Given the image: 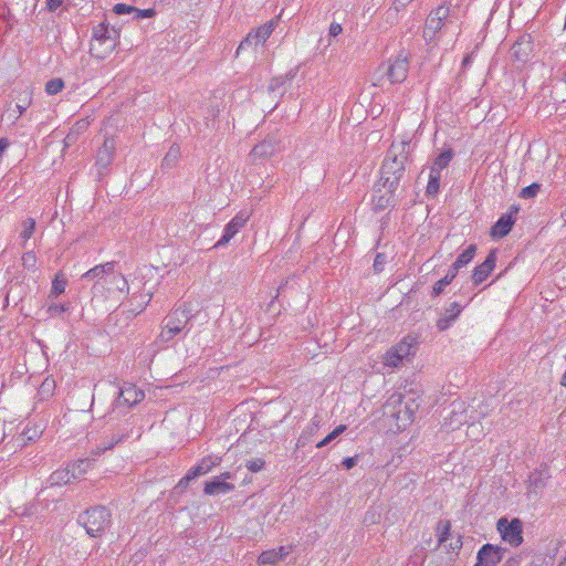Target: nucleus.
<instances>
[{"label": "nucleus", "mask_w": 566, "mask_h": 566, "mask_svg": "<svg viewBox=\"0 0 566 566\" xmlns=\"http://www.w3.org/2000/svg\"><path fill=\"white\" fill-rule=\"evenodd\" d=\"M83 280L94 281L92 285L93 297H112L116 294H127L129 291L127 280L115 272V262L95 265L82 275Z\"/></svg>", "instance_id": "nucleus-1"}, {"label": "nucleus", "mask_w": 566, "mask_h": 566, "mask_svg": "<svg viewBox=\"0 0 566 566\" xmlns=\"http://www.w3.org/2000/svg\"><path fill=\"white\" fill-rule=\"evenodd\" d=\"M419 406L415 397H405L400 392H395L387 399L382 410L385 417L395 421L397 430H403L413 421Z\"/></svg>", "instance_id": "nucleus-2"}, {"label": "nucleus", "mask_w": 566, "mask_h": 566, "mask_svg": "<svg viewBox=\"0 0 566 566\" xmlns=\"http://www.w3.org/2000/svg\"><path fill=\"white\" fill-rule=\"evenodd\" d=\"M119 32L104 22L93 29L90 53L97 60L106 59L118 45Z\"/></svg>", "instance_id": "nucleus-3"}, {"label": "nucleus", "mask_w": 566, "mask_h": 566, "mask_svg": "<svg viewBox=\"0 0 566 566\" xmlns=\"http://www.w3.org/2000/svg\"><path fill=\"white\" fill-rule=\"evenodd\" d=\"M191 318L190 308L186 304L177 306L163 321L158 342L167 343L177 336Z\"/></svg>", "instance_id": "nucleus-4"}, {"label": "nucleus", "mask_w": 566, "mask_h": 566, "mask_svg": "<svg viewBox=\"0 0 566 566\" xmlns=\"http://www.w3.org/2000/svg\"><path fill=\"white\" fill-rule=\"evenodd\" d=\"M111 512L105 506H94L80 516L90 536H101L111 524Z\"/></svg>", "instance_id": "nucleus-5"}, {"label": "nucleus", "mask_w": 566, "mask_h": 566, "mask_svg": "<svg viewBox=\"0 0 566 566\" xmlns=\"http://www.w3.org/2000/svg\"><path fill=\"white\" fill-rule=\"evenodd\" d=\"M417 339L413 336L403 337L397 345L392 346L384 356V364L389 367H398L403 359L415 355Z\"/></svg>", "instance_id": "nucleus-6"}, {"label": "nucleus", "mask_w": 566, "mask_h": 566, "mask_svg": "<svg viewBox=\"0 0 566 566\" xmlns=\"http://www.w3.org/2000/svg\"><path fill=\"white\" fill-rule=\"evenodd\" d=\"M449 14L450 8L444 4L439 6L429 13L423 28V38L427 43L434 42L436 34L442 29Z\"/></svg>", "instance_id": "nucleus-7"}, {"label": "nucleus", "mask_w": 566, "mask_h": 566, "mask_svg": "<svg viewBox=\"0 0 566 566\" xmlns=\"http://www.w3.org/2000/svg\"><path fill=\"white\" fill-rule=\"evenodd\" d=\"M496 528L501 533L503 541L512 546L516 547L522 544L523 525L518 518H513L509 522L507 518L502 517L497 521Z\"/></svg>", "instance_id": "nucleus-8"}, {"label": "nucleus", "mask_w": 566, "mask_h": 566, "mask_svg": "<svg viewBox=\"0 0 566 566\" xmlns=\"http://www.w3.org/2000/svg\"><path fill=\"white\" fill-rule=\"evenodd\" d=\"M405 171V166H399L394 161H389L387 159L384 160L382 167H381V181L384 188L388 192H392L396 190L397 186L399 185V181L402 177V174Z\"/></svg>", "instance_id": "nucleus-9"}, {"label": "nucleus", "mask_w": 566, "mask_h": 566, "mask_svg": "<svg viewBox=\"0 0 566 566\" xmlns=\"http://www.w3.org/2000/svg\"><path fill=\"white\" fill-rule=\"evenodd\" d=\"M533 52L532 38L528 34L522 35L511 48V59L516 67L523 66L530 59Z\"/></svg>", "instance_id": "nucleus-10"}, {"label": "nucleus", "mask_w": 566, "mask_h": 566, "mask_svg": "<svg viewBox=\"0 0 566 566\" xmlns=\"http://www.w3.org/2000/svg\"><path fill=\"white\" fill-rule=\"evenodd\" d=\"M276 25V22L274 20H271L266 22L265 24L256 28L255 30L251 31L243 41L239 44V48L237 50V54L241 50H244L248 46L258 45L260 43H264L272 32L274 31Z\"/></svg>", "instance_id": "nucleus-11"}, {"label": "nucleus", "mask_w": 566, "mask_h": 566, "mask_svg": "<svg viewBox=\"0 0 566 566\" xmlns=\"http://www.w3.org/2000/svg\"><path fill=\"white\" fill-rule=\"evenodd\" d=\"M408 70H409L408 56L405 53H400L386 67L385 74L387 75L388 81L391 84L401 83L406 80Z\"/></svg>", "instance_id": "nucleus-12"}, {"label": "nucleus", "mask_w": 566, "mask_h": 566, "mask_svg": "<svg viewBox=\"0 0 566 566\" xmlns=\"http://www.w3.org/2000/svg\"><path fill=\"white\" fill-rule=\"evenodd\" d=\"M251 213L247 210L240 211L224 228L222 237L216 243V248L227 244L248 222Z\"/></svg>", "instance_id": "nucleus-13"}, {"label": "nucleus", "mask_w": 566, "mask_h": 566, "mask_svg": "<svg viewBox=\"0 0 566 566\" xmlns=\"http://www.w3.org/2000/svg\"><path fill=\"white\" fill-rule=\"evenodd\" d=\"M279 140L275 136H269L258 145H255L251 153L250 158L253 163L261 159H268L273 156L277 150Z\"/></svg>", "instance_id": "nucleus-14"}, {"label": "nucleus", "mask_w": 566, "mask_h": 566, "mask_svg": "<svg viewBox=\"0 0 566 566\" xmlns=\"http://www.w3.org/2000/svg\"><path fill=\"white\" fill-rule=\"evenodd\" d=\"M503 549L491 544L483 545L476 556L474 566H496L502 559Z\"/></svg>", "instance_id": "nucleus-15"}, {"label": "nucleus", "mask_w": 566, "mask_h": 566, "mask_svg": "<svg viewBox=\"0 0 566 566\" xmlns=\"http://www.w3.org/2000/svg\"><path fill=\"white\" fill-rule=\"evenodd\" d=\"M451 411L448 417L444 418V426L450 430L459 429L463 423L468 421V417L465 415L464 402L454 401L451 405Z\"/></svg>", "instance_id": "nucleus-16"}, {"label": "nucleus", "mask_w": 566, "mask_h": 566, "mask_svg": "<svg viewBox=\"0 0 566 566\" xmlns=\"http://www.w3.org/2000/svg\"><path fill=\"white\" fill-rule=\"evenodd\" d=\"M144 398H145V394L143 390H140L133 384H128V385H125L120 389V391L118 394V398H117V403L118 405H127V406L132 407V406L140 402Z\"/></svg>", "instance_id": "nucleus-17"}, {"label": "nucleus", "mask_w": 566, "mask_h": 566, "mask_svg": "<svg viewBox=\"0 0 566 566\" xmlns=\"http://www.w3.org/2000/svg\"><path fill=\"white\" fill-rule=\"evenodd\" d=\"M496 262V252L495 250H492L483 263H481L479 266H476L472 274V281L475 285L482 283L486 280V277L491 274L495 266Z\"/></svg>", "instance_id": "nucleus-18"}, {"label": "nucleus", "mask_w": 566, "mask_h": 566, "mask_svg": "<svg viewBox=\"0 0 566 566\" xmlns=\"http://www.w3.org/2000/svg\"><path fill=\"white\" fill-rule=\"evenodd\" d=\"M221 458L217 455L205 457L196 467L188 471V473L185 475V480L191 481L197 476L207 474L213 467L219 464Z\"/></svg>", "instance_id": "nucleus-19"}, {"label": "nucleus", "mask_w": 566, "mask_h": 566, "mask_svg": "<svg viewBox=\"0 0 566 566\" xmlns=\"http://www.w3.org/2000/svg\"><path fill=\"white\" fill-rule=\"evenodd\" d=\"M409 148L408 142L392 143L385 159L405 166L409 156Z\"/></svg>", "instance_id": "nucleus-20"}, {"label": "nucleus", "mask_w": 566, "mask_h": 566, "mask_svg": "<svg viewBox=\"0 0 566 566\" xmlns=\"http://www.w3.org/2000/svg\"><path fill=\"white\" fill-rule=\"evenodd\" d=\"M115 147H116V144L113 138H106L104 140V144L98 149L97 156H96V165L99 168L106 169L111 165L113 157H114Z\"/></svg>", "instance_id": "nucleus-21"}, {"label": "nucleus", "mask_w": 566, "mask_h": 566, "mask_svg": "<svg viewBox=\"0 0 566 566\" xmlns=\"http://www.w3.org/2000/svg\"><path fill=\"white\" fill-rule=\"evenodd\" d=\"M289 554L290 549L285 546L268 549L260 554L258 563L260 565H274L285 558Z\"/></svg>", "instance_id": "nucleus-22"}, {"label": "nucleus", "mask_w": 566, "mask_h": 566, "mask_svg": "<svg viewBox=\"0 0 566 566\" xmlns=\"http://www.w3.org/2000/svg\"><path fill=\"white\" fill-rule=\"evenodd\" d=\"M73 480L74 474L71 472L70 467H66L52 472L46 483L49 486H62L71 483Z\"/></svg>", "instance_id": "nucleus-23"}, {"label": "nucleus", "mask_w": 566, "mask_h": 566, "mask_svg": "<svg viewBox=\"0 0 566 566\" xmlns=\"http://www.w3.org/2000/svg\"><path fill=\"white\" fill-rule=\"evenodd\" d=\"M461 311L462 306L459 303H451L450 306L446 310L443 316L437 321L438 329L441 332L448 329L450 324L460 315Z\"/></svg>", "instance_id": "nucleus-24"}, {"label": "nucleus", "mask_w": 566, "mask_h": 566, "mask_svg": "<svg viewBox=\"0 0 566 566\" xmlns=\"http://www.w3.org/2000/svg\"><path fill=\"white\" fill-rule=\"evenodd\" d=\"M513 224L512 214H503L492 227L491 235L493 238H503L511 231Z\"/></svg>", "instance_id": "nucleus-25"}, {"label": "nucleus", "mask_w": 566, "mask_h": 566, "mask_svg": "<svg viewBox=\"0 0 566 566\" xmlns=\"http://www.w3.org/2000/svg\"><path fill=\"white\" fill-rule=\"evenodd\" d=\"M233 489V484L228 483L226 481H220L219 479L206 482L205 484V493L208 495L226 494L232 491Z\"/></svg>", "instance_id": "nucleus-26"}, {"label": "nucleus", "mask_w": 566, "mask_h": 566, "mask_svg": "<svg viewBox=\"0 0 566 566\" xmlns=\"http://www.w3.org/2000/svg\"><path fill=\"white\" fill-rule=\"evenodd\" d=\"M476 252V247L470 244L455 260L452 265V270L457 273L461 268L465 266L472 261Z\"/></svg>", "instance_id": "nucleus-27"}, {"label": "nucleus", "mask_w": 566, "mask_h": 566, "mask_svg": "<svg viewBox=\"0 0 566 566\" xmlns=\"http://www.w3.org/2000/svg\"><path fill=\"white\" fill-rule=\"evenodd\" d=\"M180 157V147L176 144L171 145L161 161L163 169H171L176 167Z\"/></svg>", "instance_id": "nucleus-28"}, {"label": "nucleus", "mask_w": 566, "mask_h": 566, "mask_svg": "<svg viewBox=\"0 0 566 566\" xmlns=\"http://www.w3.org/2000/svg\"><path fill=\"white\" fill-rule=\"evenodd\" d=\"M453 157V153L451 149H447L444 150L443 153H441L437 158L436 160L433 161L431 168H430V171L433 172V174H438V175H441V171L448 167V165L450 164L451 159Z\"/></svg>", "instance_id": "nucleus-29"}, {"label": "nucleus", "mask_w": 566, "mask_h": 566, "mask_svg": "<svg viewBox=\"0 0 566 566\" xmlns=\"http://www.w3.org/2000/svg\"><path fill=\"white\" fill-rule=\"evenodd\" d=\"M71 472L74 474V480L83 476L87 470L92 467L91 459H78L73 463L69 464Z\"/></svg>", "instance_id": "nucleus-30"}, {"label": "nucleus", "mask_w": 566, "mask_h": 566, "mask_svg": "<svg viewBox=\"0 0 566 566\" xmlns=\"http://www.w3.org/2000/svg\"><path fill=\"white\" fill-rule=\"evenodd\" d=\"M55 387L56 385L53 378H45L38 390V396L40 400H48L49 398H51L54 395Z\"/></svg>", "instance_id": "nucleus-31"}, {"label": "nucleus", "mask_w": 566, "mask_h": 566, "mask_svg": "<svg viewBox=\"0 0 566 566\" xmlns=\"http://www.w3.org/2000/svg\"><path fill=\"white\" fill-rule=\"evenodd\" d=\"M451 523L450 521H439L436 526V532L438 535V543L442 545L447 542L450 536Z\"/></svg>", "instance_id": "nucleus-32"}, {"label": "nucleus", "mask_w": 566, "mask_h": 566, "mask_svg": "<svg viewBox=\"0 0 566 566\" xmlns=\"http://www.w3.org/2000/svg\"><path fill=\"white\" fill-rule=\"evenodd\" d=\"M22 231L20 233V239L22 240V245L24 247L27 241L33 235L35 231V220L33 218H28L22 222Z\"/></svg>", "instance_id": "nucleus-33"}, {"label": "nucleus", "mask_w": 566, "mask_h": 566, "mask_svg": "<svg viewBox=\"0 0 566 566\" xmlns=\"http://www.w3.org/2000/svg\"><path fill=\"white\" fill-rule=\"evenodd\" d=\"M66 279L62 273H57L52 282L51 293L50 296H59L65 291L66 287Z\"/></svg>", "instance_id": "nucleus-34"}, {"label": "nucleus", "mask_w": 566, "mask_h": 566, "mask_svg": "<svg viewBox=\"0 0 566 566\" xmlns=\"http://www.w3.org/2000/svg\"><path fill=\"white\" fill-rule=\"evenodd\" d=\"M455 275H457V273L451 269V270L447 273V275H446L443 279L439 280V281L433 285V289H432V293H433V295H434V296L440 295V294L443 292L444 287H446L447 285H449V284L453 281V279L455 277Z\"/></svg>", "instance_id": "nucleus-35"}, {"label": "nucleus", "mask_w": 566, "mask_h": 566, "mask_svg": "<svg viewBox=\"0 0 566 566\" xmlns=\"http://www.w3.org/2000/svg\"><path fill=\"white\" fill-rule=\"evenodd\" d=\"M548 479V472L546 469L536 471L531 474L530 482L535 489H542L545 485V480Z\"/></svg>", "instance_id": "nucleus-36"}, {"label": "nucleus", "mask_w": 566, "mask_h": 566, "mask_svg": "<svg viewBox=\"0 0 566 566\" xmlns=\"http://www.w3.org/2000/svg\"><path fill=\"white\" fill-rule=\"evenodd\" d=\"M63 87H64L63 80L60 77H55V78H52L46 82L45 92L49 95H55V94L60 93L63 90Z\"/></svg>", "instance_id": "nucleus-37"}, {"label": "nucleus", "mask_w": 566, "mask_h": 566, "mask_svg": "<svg viewBox=\"0 0 566 566\" xmlns=\"http://www.w3.org/2000/svg\"><path fill=\"white\" fill-rule=\"evenodd\" d=\"M319 422H321L319 417L316 416V417L313 418L311 424L307 427V429L300 437V439H298V443L304 446L307 442V438H306L307 433L311 436V434H314L318 430Z\"/></svg>", "instance_id": "nucleus-38"}, {"label": "nucleus", "mask_w": 566, "mask_h": 566, "mask_svg": "<svg viewBox=\"0 0 566 566\" xmlns=\"http://www.w3.org/2000/svg\"><path fill=\"white\" fill-rule=\"evenodd\" d=\"M440 178H441V175L433 174L430 171L429 181H428V186H427L428 195L433 196V195L438 193L439 187H440Z\"/></svg>", "instance_id": "nucleus-39"}, {"label": "nucleus", "mask_w": 566, "mask_h": 566, "mask_svg": "<svg viewBox=\"0 0 566 566\" xmlns=\"http://www.w3.org/2000/svg\"><path fill=\"white\" fill-rule=\"evenodd\" d=\"M346 430V426L339 424L329 434H327L322 441H319L316 447L323 448L329 442H332L334 439H336L339 434H342Z\"/></svg>", "instance_id": "nucleus-40"}, {"label": "nucleus", "mask_w": 566, "mask_h": 566, "mask_svg": "<svg viewBox=\"0 0 566 566\" xmlns=\"http://www.w3.org/2000/svg\"><path fill=\"white\" fill-rule=\"evenodd\" d=\"M346 430V426L339 424L329 434H327L322 441H319L316 447L323 448L329 442H332L334 439H336L339 434H342Z\"/></svg>", "instance_id": "nucleus-41"}, {"label": "nucleus", "mask_w": 566, "mask_h": 566, "mask_svg": "<svg viewBox=\"0 0 566 566\" xmlns=\"http://www.w3.org/2000/svg\"><path fill=\"white\" fill-rule=\"evenodd\" d=\"M346 430V426L339 424L329 434H327L322 441H319L316 447L323 448L329 442H332L334 439H336L339 434H342Z\"/></svg>", "instance_id": "nucleus-42"}, {"label": "nucleus", "mask_w": 566, "mask_h": 566, "mask_svg": "<svg viewBox=\"0 0 566 566\" xmlns=\"http://www.w3.org/2000/svg\"><path fill=\"white\" fill-rule=\"evenodd\" d=\"M122 439L118 438L116 440H113L109 443H103L97 446L94 450L91 451V460L92 463L96 460L98 455H101L104 451L112 449L116 443H118Z\"/></svg>", "instance_id": "nucleus-43"}, {"label": "nucleus", "mask_w": 566, "mask_h": 566, "mask_svg": "<svg viewBox=\"0 0 566 566\" xmlns=\"http://www.w3.org/2000/svg\"><path fill=\"white\" fill-rule=\"evenodd\" d=\"M541 189V186L538 184H532L521 190L520 197L524 199L533 198L535 197Z\"/></svg>", "instance_id": "nucleus-44"}, {"label": "nucleus", "mask_w": 566, "mask_h": 566, "mask_svg": "<svg viewBox=\"0 0 566 566\" xmlns=\"http://www.w3.org/2000/svg\"><path fill=\"white\" fill-rule=\"evenodd\" d=\"M24 97L17 104L19 116L22 115L31 104V93L29 91L23 92Z\"/></svg>", "instance_id": "nucleus-45"}, {"label": "nucleus", "mask_w": 566, "mask_h": 566, "mask_svg": "<svg viewBox=\"0 0 566 566\" xmlns=\"http://www.w3.org/2000/svg\"><path fill=\"white\" fill-rule=\"evenodd\" d=\"M113 11L116 14H130V13L135 14L136 8L133 6L125 4V3H117L114 6Z\"/></svg>", "instance_id": "nucleus-46"}, {"label": "nucleus", "mask_w": 566, "mask_h": 566, "mask_svg": "<svg viewBox=\"0 0 566 566\" xmlns=\"http://www.w3.org/2000/svg\"><path fill=\"white\" fill-rule=\"evenodd\" d=\"M66 311H67L66 305L52 304L48 307V314L50 317L61 316Z\"/></svg>", "instance_id": "nucleus-47"}, {"label": "nucleus", "mask_w": 566, "mask_h": 566, "mask_svg": "<svg viewBox=\"0 0 566 566\" xmlns=\"http://www.w3.org/2000/svg\"><path fill=\"white\" fill-rule=\"evenodd\" d=\"M22 263L27 268H34L35 263H36V256L34 254V252H32V251L25 252L22 256Z\"/></svg>", "instance_id": "nucleus-48"}, {"label": "nucleus", "mask_w": 566, "mask_h": 566, "mask_svg": "<svg viewBox=\"0 0 566 566\" xmlns=\"http://www.w3.org/2000/svg\"><path fill=\"white\" fill-rule=\"evenodd\" d=\"M373 203L376 209H385L389 206V197L385 195L374 197Z\"/></svg>", "instance_id": "nucleus-49"}, {"label": "nucleus", "mask_w": 566, "mask_h": 566, "mask_svg": "<svg viewBox=\"0 0 566 566\" xmlns=\"http://www.w3.org/2000/svg\"><path fill=\"white\" fill-rule=\"evenodd\" d=\"M155 10L154 9H146V10H142V9H137L136 8V11H135V14H134V19L135 20H140V19H145V18H151L155 15Z\"/></svg>", "instance_id": "nucleus-50"}, {"label": "nucleus", "mask_w": 566, "mask_h": 566, "mask_svg": "<svg viewBox=\"0 0 566 566\" xmlns=\"http://www.w3.org/2000/svg\"><path fill=\"white\" fill-rule=\"evenodd\" d=\"M264 465V461L261 459H253L247 462V468L251 472H259Z\"/></svg>", "instance_id": "nucleus-51"}, {"label": "nucleus", "mask_w": 566, "mask_h": 566, "mask_svg": "<svg viewBox=\"0 0 566 566\" xmlns=\"http://www.w3.org/2000/svg\"><path fill=\"white\" fill-rule=\"evenodd\" d=\"M387 261V256L384 253H378L374 261V269L376 272H380Z\"/></svg>", "instance_id": "nucleus-52"}, {"label": "nucleus", "mask_w": 566, "mask_h": 566, "mask_svg": "<svg viewBox=\"0 0 566 566\" xmlns=\"http://www.w3.org/2000/svg\"><path fill=\"white\" fill-rule=\"evenodd\" d=\"M343 31V28L339 23H336V22H333L331 25H329V30H328V34L329 36L332 38H335L337 36L338 34H340Z\"/></svg>", "instance_id": "nucleus-53"}, {"label": "nucleus", "mask_w": 566, "mask_h": 566, "mask_svg": "<svg viewBox=\"0 0 566 566\" xmlns=\"http://www.w3.org/2000/svg\"><path fill=\"white\" fill-rule=\"evenodd\" d=\"M285 82V78L284 77H275L271 81L270 83V86L269 88L271 91H275L277 87H280L281 85H283Z\"/></svg>", "instance_id": "nucleus-54"}, {"label": "nucleus", "mask_w": 566, "mask_h": 566, "mask_svg": "<svg viewBox=\"0 0 566 566\" xmlns=\"http://www.w3.org/2000/svg\"><path fill=\"white\" fill-rule=\"evenodd\" d=\"M64 0H48L46 8L49 11L56 10L60 6H62Z\"/></svg>", "instance_id": "nucleus-55"}, {"label": "nucleus", "mask_w": 566, "mask_h": 566, "mask_svg": "<svg viewBox=\"0 0 566 566\" xmlns=\"http://www.w3.org/2000/svg\"><path fill=\"white\" fill-rule=\"evenodd\" d=\"M355 464H356V459L355 458H346V459L343 460V465L347 470L352 469Z\"/></svg>", "instance_id": "nucleus-56"}, {"label": "nucleus", "mask_w": 566, "mask_h": 566, "mask_svg": "<svg viewBox=\"0 0 566 566\" xmlns=\"http://www.w3.org/2000/svg\"><path fill=\"white\" fill-rule=\"evenodd\" d=\"M462 546V542H461V538H457L454 542L450 543V549L451 551H457V549H460Z\"/></svg>", "instance_id": "nucleus-57"}, {"label": "nucleus", "mask_w": 566, "mask_h": 566, "mask_svg": "<svg viewBox=\"0 0 566 566\" xmlns=\"http://www.w3.org/2000/svg\"><path fill=\"white\" fill-rule=\"evenodd\" d=\"M9 147V142L6 138L0 139V157L2 156L3 151Z\"/></svg>", "instance_id": "nucleus-58"}, {"label": "nucleus", "mask_w": 566, "mask_h": 566, "mask_svg": "<svg viewBox=\"0 0 566 566\" xmlns=\"http://www.w3.org/2000/svg\"><path fill=\"white\" fill-rule=\"evenodd\" d=\"M560 385H562L563 387H566V371H565V373H564V375L562 376Z\"/></svg>", "instance_id": "nucleus-59"}, {"label": "nucleus", "mask_w": 566, "mask_h": 566, "mask_svg": "<svg viewBox=\"0 0 566 566\" xmlns=\"http://www.w3.org/2000/svg\"><path fill=\"white\" fill-rule=\"evenodd\" d=\"M221 478H223L224 480L231 479V473L226 472V473L221 474Z\"/></svg>", "instance_id": "nucleus-60"}, {"label": "nucleus", "mask_w": 566, "mask_h": 566, "mask_svg": "<svg viewBox=\"0 0 566 566\" xmlns=\"http://www.w3.org/2000/svg\"><path fill=\"white\" fill-rule=\"evenodd\" d=\"M189 481L185 480V476L180 480L179 485H187Z\"/></svg>", "instance_id": "nucleus-61"}, {"label": "nucleus", "mask_w": 566, "mask_h": 566, "mask_svg": "<svg viewBox=\"0 0 566 566\" xmlns=\"http://www.w3.org/2000/svg\"><path fill=\"white\" fill-rule=\"evenodd\" d=\"M467 63H469V57L468 56L463 60V64H467Z\"/></svg>", "instance_id": "nucleus-62"}, {"label": "nucleus", "mask_w": 566, "mask_h": 566, "mask_svg": "<svg viewBox=\"0 0 566 566\" xmlns=\"http://www.w3.org/2000/svg\"><path fill=\"white\" fill-rule=\"evenodd\" d=\"M150 297H151V295H150V294H148V297H147V302H146V304L150 301Z\"/></svg>", "instance_id": "nucleus-63"}]
</instances>
